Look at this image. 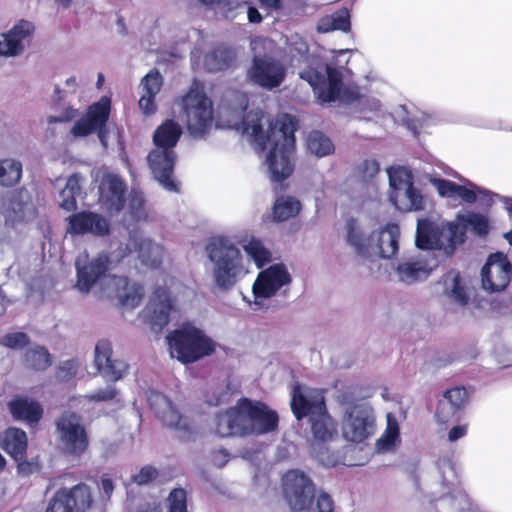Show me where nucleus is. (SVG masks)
I'll return each instance as SVG.
<instances>
[{"instance_id":"nucleus-3","label":"nucleus","mask_w":512,"mask_h":512,"mask_svg":"<svg viewBox=\"0 0 512 512\" xmlns=\"http://www.w3.org/2000/svg\"><path fill=\"white\" fill-rule=\"evenodd\" d=\"M212 265L211 275L214 285L220 291L231 290L236 283L249 273V261L239 247L226 237H214L205 247Z\"/></svg>"},{"instance_id":"nucleus-59","label":"nucleus","mask_w":512,"mask_h":512,"mask_svg":"<svg viewBox=\"0 0 512 512\" xmlns=\"http://www.w3.org/2000/svg\"><path fill=\"white\" fill-rule=\"evenodd\" d=\"M468 431L467 425H457L454 426L448 433V439L451 442H454L460 438H463Z\"/></svg>"},{"instance_id":"nucleus-41","label":"nucleus","mask_w":512,"mask_h":512,"mask_svg":"<svg viewBox=\"0 0 512 512\" xmlns=\"http://www.w3.org/2000/svg\"><path fill=\"white\" fill-rule=\"evenodd\" d=\"M455 197H459L467 203H473L479 199L486 205H490L493 202L494 197H499V195L469 182L466 185L457 184Z\"/></svg>"},{"instance_id":"nucleus-2","label":"nucleus","mask_w":512,"mask_h":512,"mask_svg":"<svg viewBox=\"0 0 512 512\" xmlns=\"http://www.w3.org/2000/svg\"><path fill=\"white\" fill-rule=\"evenodd\" d=\"M290 46L292 57L298 55L299 61L304 64L299 71L300 78L310 84L320 102L354 100V94L343 89L342 72L339 68L332 64H322L318 57L307 55L308 45L297 35L291 38Z\"/></svg>"},{"instance_id":"nucleus-13","label":"nucleus","mask_w":512,"mask_h":512,"mask_svg":"<svg viewBox=\"0 0 512 512\" xmlns=\"http://www.w3.org/2000/svg\"><path fill=\"white\" fill-rule=\"evenodd\" d=\"M240 436L262 435L274 431L278 425V415L267 405L247 398L236 404Z\"/></svg>"},{"instance_id":"nucleus-45","label":"nucleus","mask_w":512,"mask_h":512,"mask_svg":"<svg viewBox=\"0 0 512 512\" xmlns=\"http://www.w3.org/2000/svg\"><path fill=\"white\" fill-rule=\"evenodd\" d=\"M67 499L72 506V512H84L92 503L90 489L83 484L67 490Z\"/></svg>"},{"instance_id":"nucleus-33","label":"nucleus","mask_w":512,"mask_h":512,"mask_svg":"<svg viewBox=\"0 0 512 512\" xmlns=\"http://www.w3.org/2000/svg\"><path fill=\"white\" fill-rule=\"evenodd\" d=\"M439 249L443 250L446 254H451L457 244L464 241L463 227L455 222H442L440 223L439 230Z\"/></svg>"},{"instance_id":"nucleus-22","label":"nucleus","mask_w":512,"mask_h":512,"mask_svg":"<svg viewBox=\"0 0 512 512\" xmlns=\"http://www.w3.org/2000/svg\"><path fill=\"white\" fill-rule=\"evenodd\" d=\"M35 27L27 20L18 21L0 37V56L13 57L21 54L32 39Z\"/></svg>"},{"instance_id":"nucleus-7","label":"nucleus","mask_w":512,"mask_h":512,"mask_svg":"<svg viewBox=\"0 0 512 512\" xmlns=\"http://www.w3.org/2000/svg\"><path fill=\"white\" fill-rule=\"evenodd\" d=\"M170 354L182 363H193L211 355L216 342L193 323H184L167 337Z\"/></svg>"},{"instance_id":"nucleus-20","label":"nucleus","mask_w":512,"mask_h":512,"mask_svg":"<svg viewBox=\"0 0 512 512\" xmlns=\"http://www.w3.org/2000/svg\"><path fill=\"white\" fill-rule=\"evenodd\" d=\"M2 214L6 223L10 225L34 218L36 209L30 193L20 189L6 194L2 200Z\"/></svg>"},{"instance_id":"nucleus-19","label":"nucleus","mask_w":512,"mask_h":512,"mask_svg":"<svg viewBox=\"0 0 512 512\" xmlns=\"http://www.w3.org/2000/svg\"><path fill=\"white\" fill-rule=\"evenodd\" d=\"M291 408L297 419L316 417L327 410L324 393L320 389L298 385L292 393Z\"/></svg>"},{"instance_id":"nucleus-39","label":"nucleus","mask_w":512,"mask_h":512,"mask_svg":"<svg viewBox=\"0 0 512 512\" xmlns=\"http://www.w3.org/2000/svg\"><path fill=\"white\" fill-rule=\"evenodd\" d=\"M236 406H232L224 413L217 415L214 419V432L221 436L226 437L230 435H239L240 436V428L239 419L237 415Z\"/></svg>"},{"instance_id":"nucleus-43","label":"nucleus","mask_w":512,"mask_h":512,"mask_svg":"<svg viewBox=\"0 0 512 512\" xmlns=\"http://www.w3.org/2000/svg\"><path fill=\"white\" fill-rule=\"evenodd\" d=\"M22 177V163L14 158L0 159V187H12Z\"/></svg>"},{"instance_id":"nucleus-52","label":"nucleus","mask_w":512,"mask_h":512,"mask_svg":"<svg viewBox=\"0 0 512 512\" xmlns=\"http://www.w3.org/2000/svg\"><path fill=\"white\" fill-rule=\"evenodd\" d=\"M81 362L79 359H68L60 362L58 367V377L62 381H69L76 376Z\"/></svg>"},{"instance_id":"nucleus-27","label":"nucleus","mask_w":512,"mask_h":512,"mask_svg":"<svg viewBox=\"0 0 512 512\" xmlns=\"http://www.w3.org/2000/svg\"><path fill=\"white\" fill-rule=\"evenodd\" d=\"M127 248L130 251L134 250L141 263L147 267L157 268L163 261V247L141 234H133L129 239Z\"/></svg>"},{"instance_id":"nucleus-30","label":"nucleus","mask_w":512,"mask_h":512,"mask_svg":"<svg viewBox=\"0 0 512 512\" xmlns=\"http://www.w3.org/2000/svg\"><path fill=\"white\" fill-rule=\"evenodd\" d=\"M467 391L463 387H455L445 392L444 401H441L436 413L437 421L446 424L463 407L467 401Z\"/></svg>"},{"instance_id":"nucleus-57","label":"nucleus","mask_w":512,"mask_h":512,"mask_svg":"<svg viewBox=\"0 0 512 512\" xmlns=\"http://www.w3.org/2000/svg\"><path fill=\"white\" fill-rule=\"evenodd\" d=\"M356 100H357V106L359 107L360 111L363 113L378 111L381 106L379 100H377L376 98H373V97L363 96Z\"/></svg>"},{"instance_id":"nucleus-21","label":"nucleus","mask_w":512,"mask_h":512,"mask_svg":"<svg viewBox=\"0 0 512 512\" xmlns=\"http://www.w3.org/2000/svg\"><path fill=\"white\" fill-rule=\"evenodd\" d=\"M512 266L503 253L492 254L482 268L483 288L490 292L501 291L511 280Z\"/></svg>"},{"instance_id":"nucleus-11","label":"nucleus","mask_w":512,"mask_h":512,"mask_svg":"<svg viewBox=\"0 0 512 512\" xmlns=\"http://www.w3.org/2000/svg\"><path fill=\"white\" fill-rule=\"evenodd\" d=\"M182 107L190 135L201 137L210 131L214 120V108L203 87L197 83L193 84L182 98Z\"/></svg>"},{"instance_id":"nucleus-61","label":"nucleus","mask_w":512,"mask_h":512,"mask_svg":"<svg viewBox=\"0 0 512 512\" xmlns=\"http://www.w3.org/2000/svg\"><path fill=\"white\" fill-rule=\"evenodd\" d=\"M248 19L251 23H260L262 20L261 14L254 7H249L247 11Z\"/></svg>"},{"instance_id":"nucleus-28","label":"nucleus","mask_w":512,"mask_h":512,"mask_svg":"<svg viewBox=\"0 0 512 512\" xmlns=\"http://www.w3.org/2000/svg\"><path fill=\"white\" fill-rule=\"evenodd\" d=\"M313 436L311 450L319 456L322 444L333 440L337 434L336 424L327 410L308 420Z\"/></svg>"},{"instance_id":"nucleus-44","label":"nucleus","mask_w":512,"mask_h":512,"mask_svg":"<svg viewBox=\"0 0 512 512\" xmlns=\"http://www.w3.org/2000/svg\"><path fill=\"white\" fill-rule=\"evenodd\" d=\"M307 149L316 157H325L334 152L331 140L318 131L311 132L307 138Z\"/></svg>"},{"instance_id":"nucleus-64","label":"nucleus","mask_w":512,"mask_h":512,"mask_svg":"<svg viewBox=\"0 0 512 512\" xmlns=\"http://www.w3.org/2000/svg\"><path fill=\"white\" fill-rule=\"evenodd\" d=\"M65 85L72 91H75L78 85L76 77L70 76L69 78H67L65 81Z\"/></svg>"},{"instance_id":"nucleus-12","label":"nucleus","mask_w":512,"mask_h":512,"mask_svg":"<svg viewBox=\"0 0 512 512\" xmlns=\"http://www.w3.org/2000/svg\"><path fill=\"white\" fill-rule=\"evenodd\" d=\"M108 267L109 257L105 253L91 258L86 251L81 252L75 259L77 290L87 294L95 289L105 295V287H109V280L115 277L106 273Z\"/></svg>"},{"instance_id":"nucleus-35","label":"nucleus","mask_w":512,"mask_h":512,"mask_svg":"<svg viewBox=\"0 0 512 512\" xmlns=\"http://www.w3.org/2000/svg\"><path fill=\"white\" fill-rule=\"evenodd\" d=\"M1 447L14 459H22L27 448L26 433L18 428L8 429L1 438Z\"/></svg>"},{"instance_id":"nucleus-40","label":"nucleus","mask_w":512,"mask_h":512,"mask_svg":"<svg viewBox=\"0 0 512 512\" xmlns=\"http://www.w3.org/2000/svg\"><path fill=\"white\" fill-rule=\"evenodd\" d=\"M300 210L301 203L297 198L281 196L274 203L272 217L276 222H284L297 216Z\"/></svg>"},{"instance_id":"nucleus-31","label":"nucleus","mask_w":512,"mask_h":512,"mask_svg":"<svg viewBox=\"0 0 512 512\" xmlns=\"http://www.w3.org/2000/svg\"><path fill=\"white\" fill-rule=\"evenodd\" d=\"M431 269L422 259H410L397 265L395 276L402 283L413 284L427 278Z\"/></svg>"},{"instance_id":"nucleus-62","label":"nucleus","mask_w":512,"mask_h":512,"mask_svg":"<svg viewBox=\"0 0 512 512\" xmlns=\"http://www.w3.org/2000/svg\"><path fill=\"white\" fill-rule=\"evenodd\" d=\"M60 116V122H69L77 116V110L73 108H67Z\"/></svg>"},{"instance_id":"nucleus-49","label":"nucleus","mask_w":512,"mask_h":512,"mask_svg":"<svg viewBox=\"0 0 512 512\" xmlns=\"http://www.w3.org/2000/svg\"><path fill=\"white\" fill-rule=\"evenodd\" d=\"M168 512H188L187 510V494L184 489H173L168 498Z\"/></svg>"},{"instance_id":"nucleus-6","label":"nucleus","mask_w":512,"mask_h":512,"mask_svg":"<svg viewBox=\"0 0 512 512\" xmlns=\"http://www.w3.org/2000/svg\"><path fill=\"white\" fill-rule=\"evenodd\" d=\"M182 135L181 126L174 120H166L154 132L155 149L148 156V162L156 180L168 191H177L173 179V167L176 161L174 147Z\"/></svg>"},{"instance_id":"nucleus-56","label":"nucleus","mask_w":512,"mask_h":512,"mask_svg":"<svg viewBox=\"0 0 512 512\" xmlns=\"http://www.w3.org/2000/svg\"><path fill=\"white\" fill-rule=\"evenodd\" d=\"M27 342V336L22 332L7 334L0 339V344L10 348H22Z\"/></svg>"},{"instance_id":"nucleus-1","label":"nucleus","mask_w":512,"mask_h":512,"mask_svg":"<svg viewBox=\"0 0 512 512\" xmlns=\"http://www.w3.org/2000/svg\"><path fill=\"white\" fill-rule=\"evenodd\" d=\"M239 107L235 111V118L228 120L230 128L241 130L249 137L256 149L263 150L269 146L265 157V165L270 179L280 182L291 176L294 170V152L296 122L290 115L279 116L274 125L261 111H252L243 116L248 106L247 97L238 95Z\"/></svg>"},{"instance_id":"nucleus-53","label":"nucleus","mask_w":512,"mask_h":512,"mask_svg":"<svg viewBox=\"0 0 512 512\" xmlns=\"http://www.w3.org/2000/svg\"><path fill=\"white\" fill-rule=\"evenodd\" d=\"M430 183L436 188L440 196L455 197L456 183L435 177L430 178Z\"/></svg>"},{"instance_id":"nucleus-46","label":"nucleus","mask_w":512,"mask_h":512,"mask_svg":"<svg viewBox=\"0 0 512 512\" xmlns=\"http://www.w3.org/2000/svg\"><path fill=\"white\" fill-rule=\"evenodd\" d=\"M233 60V53L226 48H217L205 56L204 65L211 71L216 72L229 66Z\"/></svg>"},{"instance_id":"nucleus-5","label":"nucleus","mask_w":512,"mask_h":512,"mask_svg":"<svg viewBox=\"0 0 512 512\" xmlns=\"http://www.w3.org/2000/svg\"><path fill=\"white\" fill-rule=\"evenodd\" d=\"M345 229L347 244L364 259H390L399 249L400 228L396 224H388L381 230L369 234L360 222L351 219L346 223Z\"/></svg>"},{"instance_id":"nucleus-24","label":"nucleus","mask_w":512,"mask_h":512,"mask_svg":"<svg viewBox=\"0 0 512 512\" xmlns=\"http://www.w3.org/2000/svg\"><path fill=\"white\" fill-rule=\"evenodd\" d=\"M126 186L115 174H106L99 186L101 205L110 213L119 212L124 206Z\"/></svg>"},{"instance_id":"nucleus-38","label":"nucleus","mask_w":512,"mask_h":512,"mask_svg":"<svg viewBox=\"0 0 512 512\" xmlns=\"http://www.w3.org/2000/svg\"><path fill=\"white\" fill-rule=\"evenodd\" d=\"M240 243L246 255L255 263L257 268H262L272 261V252L260 239L250 237Z\"/></svg>"},{"instance_id":"nucleus-9","label":"nucleus","mask_w":512,"mask_h":512,"mask_svg":"<svg viewBox=\"0 0 512 512\" xmlns=\"http://www.w3.org/2000/svg\"><path fill=\"white\" fill-rule=\"evenodd\" d=\"M56 436L62 452L69 456L81 457L90 444L85 419L74 411H64L55 421Z\"/></svg>"},{"instance_id":"nucleus-37","label":"nucleus","mask_w":512,"mask_h":512,"mask_svg":"<svg viewBox=\"0 0 512 512\" xmlns=\"http://www.w3.org/2000/svg\"><path fill=\"white\" fill-rule=\"evenodd\" d=\"M386 428L381 437L376 441L378 452H392L400 445L399 424L392 413L386 415Z\"/></svg>"},{"instance_id":"nucleus-48","label":"nucleus","mask_w":512,"mask_h":512,"mask_svg":"<svg viewBox=\"0 0 512 512\" xmlns=\"http://www.w3.org/2000/svg\"><path fill=\"white\" fill-rule=\"evenodd\" d=\"M27 365L35 370H44L48 368L51 363V355L41 346H36L29 349L25 355Z\"/></svg>"},{"instance_id":"nucleus-17","label":"nucleus","mask_w":512,"mask_h":512,"mask_svg":"<svg viewBox=\"0 0 512 512\" xmlns=\"http://www.w3.org/2000/svg\"><path fill=\"white\" fill-rule=\"evenodd\" d=\"M110 113V100L103 97L97 103L91 105L87 113L73 126L71 133L76 137L87 136L97 132L101 144L107 146L106 122Z\"/></svg>"},{"instance_id":"nucleus-54","label":"nucleus","mask_w":512,"mask_h":512,"mask_svg":"<svg viewBox=\"0 0 512 512\" xmlns=\"http://www.w3.org/2000/svg\"><path fill=\"white\" fill-rule=\"evenodd\" d=\"M333 30H341L348 32L350 30V15L347 9H340L335 13L331 14Z\"/></svg>"},{"instance_id":"nucleus-42","label":"nucleus","mask_w":512,"mask_h":512,"mask_svg":"<svg viewBox=\"0 0 512 512\" xmlns=\"http://www.w3.org/2000/svg\"><path fill=\"white\" fill-rule=\"evenodd\" d=\"M82 177L79 174L71 175L65 187L59 193V206L66 211L76 209V196L80 194Z\"/></svg>"},{"instance_id":"nucleus-36","label":"nucleus","mask_w":512,"mask_h":512,"mask_svg":"<svg viewBox=\"0 0 512 512\" xmlns=\"http://www.w3.org/2000/svg\"><path fill=\"white\" fill-rule=\"evenodd\" d=\"M440 223L421 219L417 224L416 245L421 249H439Z\"/></svg>"},{"instance_id":"nucleus-32","label":"nucleus","mask_w":512,"mask_h":512,"mask_svg":"<svg viewBox=\"0 0 512 512\" xmlns=\"http://www.w3.org/2000/svg\"><path fill=\"white\" fill-rule=\"evenodd\" d=\"M9 410L15 419L29 424L37 423L43 415V409L38 402L24 397L10 401Z\"/></svg>"},{"instance_id":"nucleus-25","label":"nucleus","mask_w":512,"mask_h":512,"mask_svg":"<svg viewBox=\"0 0 512 512\" xmlns=\"http://www.w3.org/2000/svg\"><path fill=\"white\" fill-rule=\"evenodd\" d=\"M94 361L100 374L108 381L121 379L128 369L126 362L112 358V348L105 341L96 344Z\"/></svg>"},{"instance_id":"nucleus-15","label":"nucleus","mask_w":512,"mask_h":512,"mask_svg":"<svg viewBox=\"0 0 512 512\" xmlns=\"http://www.w3.org/2000/svg\"><path fill=\"white\" fill-rule=\"evenodd\" d=\"M175 282L164 280L156 285L146 306V315L154 331L162 330L178 312V299L175 294Z\"/></svg>"},{"instance_id":"nucleus-14","label":"nucleus","mask_w":512,"mask_h":512,"mask_svg":"<svg viewBox=\"0 0 512 512\" xmlns=\"http://www.w3.org/2000/svg\"><path fill=\"white\" fill-rule=\"evenodd\" d=\"M292 282V276L284 263H275L262 270L252 285L254 309L268 306V301L284 294Z\"/></svg>"},{"instance_id":"nucleus-50","label":"nucleus","mask_w":512,"mask_h":512,"mask_svg":"<svg viewBox=\"0 0 512 512\" xmlns=\"http://www.w3.org/2000/svg\"><path fill=\"white\" fill-rule=\"evenodd\" d=\"M118 392L114 386L108 385L103 389H99L98 391L91 393L89 395L79 397V402L89 401V402H107L116 398Z\"/></svg>"},{"instance_id":"nucleus-58","label":"nucleus","mask_w":512,"mask_h":512,"mask_svg":"<svg viewBox=\"0 0 512 512\" xmlns=\"http://www.w3.org/2000/svg\"><path fill=\"white\" fill-rule=\"evenodd\" d=\"M142 206H143V197L138 193L133 194L129 201V208L131 210V214L136 219H140L144 216V214L141 210Z\"/></svg>"},{"instance_id":"nucleus-18","label":"nucleus","mask_w":512,"mask_h":512,"mask_svg":"<svg viewBox=\"0 0 512 512\" xmlns=\"http://www.w3.org/2000/svg\"><path fill=\"white\" fill-rule=\"evenodd\" d=\"M148 402L157 417L160 418L166 426L174 429L180 438H190L193 433L191 424L186 418L179 414L164 394L151 391L148 395Z\"/></svg>"},{"instance_id":"nucleus-29","label":"nucleus","mask_w":512,"mask_h":512,"mask_svg":"<svg viewBox=\"0 0 512 512\" xmlns=\"http://www.w3.org/2000/svg\"><path fill=\"white\" fill-rule=\"evenodd\" d=\"M162 87V76L157 71L148 73L140 83L139 108L145 115H152L156 112L155 96Z\"/></svg>"},{"instance_id":"nucleus-10","label":"nucleus","mask_w":512,"mask_h":512,"mask_svg":"<svg viewBox=\"0 0 512 512\" xmlns=\"http://www.w3.org/2000/svg\"><path fill=\"white\" fill-rule=\"evenodd\" d=\"M389 178V200L395 208L402 212L421 211L426 208L427 199L414 186L410 169L397 166L387 170Z\"/></svg>"},{"instance_id":"nucleus-47","label":"nucleus","mask_w":512,"mask_h":512,"mask_svg":"<svg viewBox=\"0 0 512 512\" xmlns=\"http://www.w3.org/2000/svg\"><path fill=\"white\" fill-rule=\"evenodd\" d=\"M457 222L463 227V233L467 229L473 230L478 235H484L488 232V220L481 214L465 213L458 216Z\"/></svg>"},{"instance_id":"nucleus-55","label":"nucleus","mask_w":512,"mask_h":512,"mask_svg":"<svg viewBox=\"0 0 512 512\" xmlns=\"http://www.w3.org/2000/svg\"><path fill=\"white\" fill-rule=\"evenodd\" d=\"M158 477V471L153 466L147 465L142 467L138 473L132 476L133 482L139 485H145Z\"/></svg>"},{"instance_id":"nucleus-26","label":"nucleus","mask_w":512,"mask_h":512,"mask_svg":"<svg viewBox=\"0 0 512 512\" xmlns=\"http://www.w3.org/2000/svg\"><path fill=\"white\" fill-rule=\"evenodd\" d=\"M110 286L105 287V295L109 298H116L126 308L137 307L143 298V287L133 283L129 284L125 277L115 276L109 280Z\"/></svg>"},{"instance_id":"nucleus-60","label":"nucleus","mask_w":512,"mask_h":512,"mask_svg":"<svg viewBox=\"0 0 512 512\" xmlns=\"http://www.w3.org/2000/svg\"><path fill=\"white\" fill-rule=\"evenodd\" d=\"M332 17L330 15H326L322 17L317 25V30L321 33H327L333 31Z\"/></svg>"},{"instance_id":"nucleus-8","label":"nucleus","mask_w":512,"mask_h":512,"mask_svg":"<svg viewBox=\"0 0 512 512\" xmlns=\"http://www.w3.org/2000/svg\"><path fill=\"white\" fill-rule=\"evenodd\" d=\"M284 493L292 510L296 512H333L334 503L330 495L320 493L315 498L312 481L302 472L288 471L283 478Z\"/></svg>"},{"instance_id":"nucleus-4","label":"nucleus","mask_w":512,"mask_h":512,"mask_svg":"<svg viewBox=\"0 0 512 512\" xmlns=\"http://www.w3.org/2000/svg\"><path fill=\"white\" fill-rule=\"evenodd\" d=\"M360 388L347 386L339 391L337 401L344 406L341 419V432L345 440L361 443L371 437L376 430V415L373 407L360 400Z\"/></svg>"},{"instance_id":"nucleus-34","label":"nucleus","mask_w":512,"mask_h":512,"mask_svg":"<svg viewBox=\"0 0 512 512\" xmlns=\"http://www.w3.org/2000/svg\"><path fill=\"white\" fill-rule=\"evenodd\" d=\"M444 293L455 304L466 306L469 302L468 290L460 275L456 272H449L444 276Z\"/></svg>"},{"instance_id":"nucleus-16","label":"nucleus","mask_w":512,"mask_h":512,"mask_svg":"<svg viewBox=\"0 0 512 512\" xmlns=\"http://www.w3.org/2000/svg\"><path fill=\"white\" fill-rule=\"evenodd\" d=\"M286 76L285 65L269 56H254L247 78L250 82L266 90L278 88Z\"/></svg>"},{"instance_id":"nucleus-23","label":"nucleus","mask_w":512,"mask_h":512,"mask_svg":"<svg viewBox=\"0 0 512 512\" xmlns=\"http://www.w3.org/2000/svg\"><path fill=\"white\" fill-rule=\"evenodd\" d=\"M109 231L107 220L101 215L83 211L70 215L67 218V232L72 235H105Z\"/></svg>"},{"instance_id":"nucleus-63","label":"nucleus","mask_w":512,"mask_h":512,"mask_svg":"<svg viewBox=\"0 0 512 512\" xmlns=\"http://www.w3.org/2000/svg\"><path fill=\"white\" fill-rule=\"evenodd\" d=\"M101 487H102V490L104 491V493L107 496H110L112 494V492H113V489H114L112 480L107 479V478L106 479H102Z\"/></svg>"},{"instance_id":"nucleus-51","label":"nucleus","mask_w":512,"mask_h":512,"mask_svg":"<svg viewBox=\"0 0 512 512\" xmlns=\"http://www.w3.org/2000/svg\"><path fill=\"white\" fill-rule=\"evenodd\" d=\"M46 512H72V506L67 499V489L59 490L55 494Z\"/></svg>"}]
</instances>
